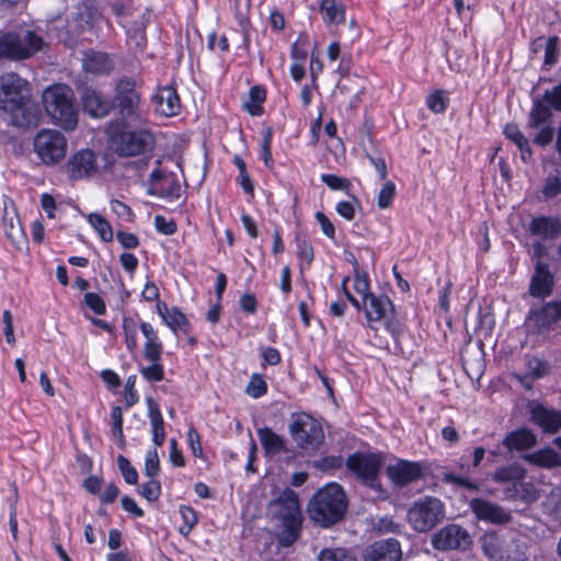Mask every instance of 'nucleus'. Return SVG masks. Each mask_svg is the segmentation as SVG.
Wrapping results in <instances>:
<instances>
[{
  "instance_id": "nucleus-1",
  "label": "nucleus",
  "mask_w": 561,
  "mask_h": 561,
  "mask_svg": "<svg viewBox=\"0 0 561 561\" xmlns=\"http://www.w3.org/2000/svg\"><path fill=\"white\" fill-rule=\"evenodd\" d=\"M28 82L15 72L0 76V111L10 115L12 124L26 128L37 123V107L30 99Z\"/></svg>"
},
{
  "instance_id": "nucleus-2",
  "label": "nucleus",
  "mask_w": 561,
  "mask_h": 561,
  "mask_svg": "<svg viewBox=\"0 0 561 561\" xmlns=\"http://www.w3.org/2000/svg\"><path fill=\"white\" fill-rule=\"evenodd\" d=\"M347 505V496L342 486L328 483L311 496L307 513L314 524L328 528L344 518Z\"/></svg>"
},
{
  "instance_id": "nucleus-3",
  "label": "nucleus",
  "mask_w": 561,
  "mask_h": 561,
  "mask_svg": "<svg viewBox=\"0 0 561 561\" xmlns=\"http://www.w3.org/2000/svg\"><path fill=\"white\" fill-rule=\"evenodd\" d=\"M267 512L272 519L280 523L282 530L277 534L278 543L282 547H290L298 540L301 531L302 514L298 494L286 488L268 503Z\"/></svg>"
},
{
  "instance_id": "nucleus-4",
  "label": "nucleus",
  "mask_w": 561,
  "mask_h": 561,
  "mask_svg": "<svg viewBox=\"0 0 561 561\" xmlns=\"http://www.w3.org/2000/svg\"><path fill=\"white\" fill-rule=\"evenodd\" d=\"M43 103L53 123L67 131L77 127L79 110L70 87L62 83L48 87L43 92Z\"/></svg>"
},
{
  "instance_id": "nucleus-5",
  "label": "nucleus",
  "mask_w": 561,
  "mask_h": 561,
  "mask_svg": "<svg viewBox=\"0 0 561 561\" xmlns=\"http://www.w3.org/2000/svg\"><path fill=\"white\" fill-rule=\"evenodd\" d=\"M106 133L111 149L123 157L145 153L154 145L153 136L149 131L130 130L124 119L112 121Z\"/></svg>"
},
{
  "instance_id": "nucleus-6",
  "label": "nucleus",
  "mask_w": 561,
  "mask_h": 561,
  "mask_svg": "<svg viewBox=\"0 0 561 561\" xmlns=\"http://www.w3.org/2000/svg\"><path fill=\"white\" fill-rule=\"evenodd\" d=\"M408 522L417 533H427L445 518V505L435 496L415 501L408 511Z\"/></svg>"
},
{
  "instance_id": "nucleus-7",
  "label": "nucleus",
  "mask_w": 561,
  "mask_h": 561,
  "mask_svg": "<svg viewBox=\"0 0 561 561\" xmlns=\"http://www.w3.org/2000/svg\"><path fill=\"white\" fill-rule=\"evenodd\" d=\"M68 141L65 135L53 128L41 129L33 139V150L45 165L61 162L67 153Z\"/></svg>"
},
{
  "instance_id": "nucleus-8",
  "label": "nucleus",
  "mask_w": 561,
  "mask_h": 561,
  "mask_svg": "<svg viewBox=\"0 0 561 561\" xmlns=\"http://www.w3.org/2000/svg\"><path fill=\"white\" fill-rule=\"evenodd\" d=\"M139 87L140 84L135 78L127 76L115 82L114 96L111 101L112 108H117L124 118L140 117L141 92Z\"/></svg>"
},
{
  "instance_id": "nucleus-9",
  "label": "nucleus",
  "mask_w": 561,
  "mask_h": 561,
  "mask_svg": "<svg viewBox=\"0 0 561 561\" xmlns=\"http://www.w3.org/2000/svg\"><path fill=\"white\" fill-rule=\"evenodd\" d=\"M43 39L34 32H27L21 37L14 32L0 35V60H24L41 49Z\"/></svg>"
},
{
  "instance_id": "nucleus-10",
  "label": "nucleus",
  "mask_w": 561,
  "mask_h": 561,
  "mask_svg": "<svg viewBox=\"0 0 561 561\" xmlns=\"http://www.w3.org/2000/svg\"><path fill=\"white\" fill-rule=\"evenodd\" d=\"M290 434L297 445L307 453L317 451L324 442L321 424L311 415H297L290 424Z\"/></svg>"
},
{
  "instance_id": "nucleus-11",
  "label": "nucleus",
  "mask_w": 561,
  "mask_h": 561,
  "mask_svg": "<svg viewBox=\"0 0 561 561\" xmlns=\"http://www.w3.org/2000/svg\"><path fill=\"white\" fill-rule=\"evenodd\" d=\"M382 459L377 454L355 453L348 456L346 460L347 469L353 472L367 486L380 490L378 476Z\"/></svg>"
},
{
  "instance_id": "nucleus-12",
  "label": "nucleus",
  "mask_w": 561,
  "mask_h": 561,
  "mask_svg": "<svg viewBox=\"0 0 561 561\" xmlns=\"http://www.w3.org/2000/svg\"><path fill=\"white\" fill-rule=\"evenodd\" d=\"M471 543L468 530L457 524L446 525L432 537L433 548L440 551L466 550Z\"/></svg>"
},
{
  "instance_id": "nucleus-13",
  "label": "nucleus",
  "mask_w": 561,
  "mask_h": 561,
  "mask_svg": "<svg viewBox=\"0 0 561 561\" xmlns=\"http://www.w3.org/2000/svg\"><path fill=\"white\" fill-rule=\"evenodd\" d=\"M181 185L178 176L164 169H154L150 174L148 193L165 198L180 197Z\"/></svg>"
},
{
  "instance_id": "nucleus-14",
  "label": "nucleus",
  "mask_w": 561,
  "mask_h": 561,
  "mask_svg": "<svg viewBox=\"0 0 561 561\" xmlns=\"http://www.w3.org/2000/svg\"><path fill=\"white\" fill-rule=\"evenodd\" d=\"M469 507L479 520L485 523L504 525L512 520V515L507 510L482 497L472 499Z\"/></svg>"
},
{
  "instance_id": "nucleus-15",
  "label": "nucleus",
  "mask_w": 561,
  "mask_h": 561,
  "mask_svg": "<svg viewBox=\"0 0 561 561\" xmlns=\"http://www.w3.org/2000/svg\"><path fill=\"white\" fill-rule=\"evenodd\" d=\"M561 319V300L551 301L534 310L527 318V325L540 333L551 329Z\"/></svg>"
},
{
  "instance_id": "nucleus-16",
  "label": "nucleus",
  "mask_w": 561,
  "mask_h": 561,
  "mask_svg": "<svg viewBox=\"0 0 561 561\" xmlns=\"http://www.w3.org/2000/svg\"><path fill=\"white\" fill-rule=\"evenodd\" d=\"M2 225L5 237L14 247L22 249L26 243L25 233L21 226L14 203L9 197H4L3 201Z\"/></svg>"
},
{
  "instance_id": "nucleus-17",
  "label": "nucleus",
  "mask_w": 561,
  "mask_h": 561,
  "mask_svg": "<svg viewBox=\"0 0 561 561\" xmlns=\"http://www.w3.org/2000/svg\"><path fill=\"white\" fill-rule=\"evenodd\" d=\"M401 558V545L393 538L375 541L366 547L363 554L364 561H400Z\"/></svg>"
},
{
  "instance_id": "nucleus-18",
  "label": "nucleus",
  "mask_w": 561,
  "mask_h": 561,
  "mask_svg": "<svg viewBox=\"0 0 561 561\" xmlns=\"http://www.w3.org/2000/svg\"><path fill=\"white\" fill-rule=\"evenodd\" d=\"M554 286V276L549 270V265L541 260L536 261L535 272L529 284V295L535 298H546L552 294Z\"/></svg>"
},
{
  "instance_id": "nucleus-19",
  "label": "nucleus",
  "mask_w": 561,
  "mask_h": 561,
  "mask_svg": "<svg viewBox=\"0 0 561 561\" xmlns=\"http://www.w3.org/2000/svg\"><path fill=\"white\" fill-rule=\"evenodd\" d=\"M93 151L83 149L76 152L66 164V172L72 180H80L92 175L96 171Z\"/></svg>"
},
{
  "instance_id": "nucleus-20",
  "label": "nucleus",
  "mask_w": 561,
  "mask_h": 561,
  "mask_svg": "<svg viewBox=\"0 0 561 561\" xmlns=\"http://www.w3.org/2000/svg\"><path fill=\"white\" fill-rule=\"evenodd\" d=\"M80 98L84 112L93 117H104L110 114L112 103L104 98L99 91L90 87H83Z\"/></svg>"
},
{
  "instance_id": "nucleus-21",
  "label": "nucleus",
  "mask_w": 561,
  "mask_h": 561,
  "mask_svg": "<svg viewBox=\"0 0 561 561\" xmlns=\"http://www.w3.org/2000/svg\"><path fill=\"white\" fill-rule=\"evenodd\" d=\"M421 474L420 465L407 460H401L387 468V476L397 486H405L416 481Z\"/></svg>"
},
{
  "instance_id": "nucleus-22",
  "label": "nucleus",
  "mask_w": 561,
  "mask_h": 561,
  "mask_svg": "<svg viewBox=\"0 0 561 561\" xmlns=\"http://www.w3.org/2000/svg\"><path fill=\"white\" fill-rule=\"evenodd\" d=\"M156 111L164 116H173L180 110V98L172 87L160 88L152 98Z\"/></svg>"
},
{
  "instance_id": "nucleus-23",
  "label": "nucleus",
  "mask_w": 561,
  "mask_h": 561,
  "mask_svg": "<svg viewBox=\"0 0 561 561\" xmlns=\"http://www.w3.org/2000/svg\"><path fill=\"white\" fill-rule=\"evenodd\" d=\"M537 444L536 435L527 428H519L505 435L502 445L508 453L525 451Z\"/></svg>"
},
{
  "instance_id": "nucleus-24",
  "label": "nucleus",
  "mask_w": 561,
  "mask_h": 561,
  "mask_svg": "<svg viewBox=\"0 0 561 561\" xmlns=\"http://www.w3.org/2000/svg\"><path fill=\"white\" fill-rule=\"evenodd\" d=\"M530 413L531 421L540 426L543 432L556 433L561 428V412L537 404L531 408Z\"/></svg>"
},
{
  "instance_id": "nucleus-25",
  "label": "nucleus",
  "mask_w": 561,
  "mask_h": 561,
  "mask_svg": "<svg viewBox=\"0 0 561 561\" xmlns=\"http://www.w3.org/2000/svg\"><path fill=\"white\" fill-rule=\"evenodd\" d=\"M363 304L367 321L373 329H375L374 322L382 320L387 316L388 310L393 309L392 302L388 297H377L374 294L368 296L367 301H363Z\"/></svg>"
},
{
  "instance_id": "nucleus-26",
  "label": "nucleus",
  "mask_w": 561,
  "mask_h": 561,
  "mask_svg": "<svg viewBox=\"0 0 561 561\" xmlns=\"http://www.w3.org/2000/svg\"><path fill=\"white\" fill-rule=\"evenodd\" d=\"M83 69L93 75H108L114 69V62L105 53L88 51L82 59Z\"/></svg>"
},
{
  "instance_id": "nucleus-27",
  "label": "nucleus",
  "mask_w": 561,
  "mask_h": 561,
  "mask_svg": "<svg viewBox=\"0 0 561 561\" xmlns=\"http://www.w3.org/2000/svg\"><path fill=\"white\" fill-rule=\"evenodd\" d=\"M158 313L162 317L165 324L173 331L182 330L186 333L190 329V323L186 316L176 307L168 308L167 304L159 301L157 304Z\"/></svg>"
},
{
  "instance_id": "nucleus-28",
  "label": "nucleus",
  "mask_w": 561,
  "mask_h": 561,
  "mask_svg": "<svg viewBox=\"0 0 561 561\" xmlns=\"http://www.w3.org/2000/svg\"><path fill=\"white\" fill-rule=\"evenodd\" d=\"M148 416L151 424L152 440L156 446L161 447L165 440L164 421L158 403L151 398L146 399Z\"/></svg>"
},
{
  "instance_id": "nucleus-29",
  "label": "nucleus",
  "mask_w": 561,
  "mask_h": 561,
  "mask_svg": "<svg viewBox=\"0 0 561 561\" xmlns=\"http://www.w3.org/2000/svg\"><path fill=\"white\" fill-rule=\"evenodd\" d=\"M529 230L533 234L543 239H554L561 232V220L551 217H538L530 221Z\"/></svg>"
},
{
  "instance_id": "nucleus-30",
  "label": "nucleus",
  "mask_w": 561,
  "mask_h": 561,
  "mask_svg": "<svg viewBox=\"0 0 561 561\" xmlns=\"http://www.w3.org/2000/svg\"><path fill=\"white\" fill-rule=\"evenodd\" d=\"M141 332L146 339L144 345V356L146 359H161L162 355V343L159 336L150 323L141 322Z\"/></svg>"
},
{
  "instance_id": "nucleus-31",
  "label": "nucleus",
  "mask_w": 561,
  "mask_h": 561,
  "mask_svg": "<svg viewBox=\"0 0 561 561\" xmlns=\"http://www.w3.org/2000/svg\"><path fill=\"white\" fill-rule=\"evenodd\" d=\"M345 13V5L341 0H321L320 2V14L327 24L343 23Z\"/></svg>"
},
{
  "instance_id": "nucleus-32",
  "label": "nucleus",
  "mask_w": 561,
  "mask_h": 561,
  "mask_svg": "<svg viewBox=\"0 0 561 561\" xmlns=\"http://www.w3.org/2000/svg\"><path fill=\"white\" fill-rule=\"evenodd\" d=\"M552 110L541 99H535L531 111L528 115V128H539L551 124Z\"/></svg>"
},
{
  "instance_id": "nucleus-33",
  "label": "nucleus",
  "mask_w": 561,
  "mask_h": 561,
  "mask_svg": "<svg viewBox=\"0 0 561 561\" xmlns=\"http://www.w3.org/2000/svg\"><path fill=\"white\" fill-rule=\"evenodd\" d=\"M504 135L507 139L512 140L520 151V158L524 162H529L531 160V148L528 139L523 135L516 124H507L504 127Z\"/></svg>"
},
{
  "instance_id": "nucleus-34",
  "label": "nucleus",
  "mask_w": 561,
  "mask_h": 561,
  "mask_svg": "<svg viewBox=\"0 0 561 561\" xmlns=\"http://www.w3.org/2000/svg\"><path fill=\"white\" fill-rule=\"evenodd\" d=\"M524 459L539 467H561V455L551 448H546L533 454L525 455Z\"/></svg>"
},
{
  "instance_id": "nucleus-35",
  "label": "nucleus",
  "mask_w": 561,
  "mask_h": 561,
  "mask_svg": "<svg viewBox=\"0 0 561 561\" xmlns=\"http://www.w3.org/2000/svg\"><path fill=\"white\" fill-rule=\"evenodd\" d=\"M257 436L266 455H277L285 449L284 439L270 427L259 428Z\"/></svg>"
},
{
  "instance_id": "nucleus-36",
  "label": "nucleus",
  "mask_w": 561,
  "mask_h": 561,
  "mask_svg": "<svg viewBox=\"0 0 561 561\" xmlns=\"http://www.w3.org/2000/svg\"><path fill=\"white\" fill-rule=\"evenodd\" d=\"M526 471L518 463L500 467L492 473V480L497 483L517 482L525 478Z\"/></svg>"
},
{
  "instance_id": "nucleus-37",
  "label": "nucleus",
  "mask_w": 561,
  "mask_h": 561,
  "mask_svg": "<svg viewBox=\"0 0 561 561\" xmlns=\"http://www.w3.org/2000/svg\"><path fill=\"white\" fill-rule=\"evenodd\" d=\"M96 15L98 11L93 7L87 3L79 4L77 7V12L75 13V20L78 28L84 30L87 27H91L96 19Z\"/></svg>"
},
{
  "instance_id": "nucleus-38",
  "label": "nucleus",
  "mask_w": 561,
  "mask_h": 561,
  "mask_svg": "<svg viewBox=\"0 0 561 561\" xmlns=\"http://www.w3.org/2000/svg\"><path fill=\"white\" fill-rule=\"evenodd\" d=\"M88 221L104 242H111L113 240L112 227L103 216L99 214H90L88 216Z\"/></svg>"
},
{
  "instance_id": "nucleus-39",
  "label": "nucleus",
  "mask_w": 561,
  "mask_h": 561,
  "mask_svg": "<svg viewBox=\"0 0 561 561\" xmlns=\"http://www.w3.org/2000/svg\"><path fill=\"white\" fill-rule=\"evenodd\" d=\"M481 545L483 552L488 558L495 559L501 557L500 538L495 533H485L481 537Z\"/></svg>"
},
{
  "instance_id": "nucleus-40",
  "label": "nucleus",
  "mask_w": 561,
  "mask_h": 561,
  "mask_svg": "<svg viewBox=\"0 0 561 561\" xmlns=\"http://www.w3.org/2000/svg\"><path fill=\"white\" fill-rule=\"evenodd\" d=\"M180 514L183 519V525L180 526L179 531L187 537L198 522L197 513L190 506H182Z\"/></svg>"
},
{
  "instance_id": "nucleus-41",
  "label": "nucleus",
  "mask_w": 561,
  "mask_h": 561,
  "mask_svg": "<svg viewBox=\"0 0 561 561\" xmlns=\"http://www.w3.org/2000/svg\"><path fill=\"white\" fill-rule=\"evenodd\" d=\"M151 363L150 366L142 367L140 369V373L142 377L150 381H161L164 378V369L161 364V359H147Z\"/></svg>"
},
{
  "instance_id": "nucleus-42",
  "label": "nucleus",
  "mask_w": 561,
  "mask_h": 561,
  "mask_svg": "<svg viewBox=\"0 0 561 561\" xmlns=\"http://www.w3.org/2000/svg\"><path fill=\"white\" fill-rule=\"evenodd\" d=\"M542 193L547 198L561 194V170H556L547 176Z\"/></svg>"
},
{
  "instance_id": "nucleus-43",
  "label": "nucleus",
  "mask_w": 561,
  "mask_h": 561,
  "mask_svg": "<svg viewBox=\"0 0 561 561\" xmlns=\"http://www.w3.org/2000/svg\"><path fill=\"white\" fill-rule=\"evenodd\" d=\"M319 561H355V559L343 548H327L320 552Z\"/></svg>"
},
{
  "instance_id": "nucleus-44",
  "label": "nucleus",
  "mask_w": 561,
  "mask_h": 561,
  "mask_svg": "<svg viewBox=\"0 0 561 561\" xmlns=\"http://www.w3.org/2000/svg\"><path fill=\"white\" fill-rule=\"evenodd\" d=\"M267 391V385L265 382V380L263 379V377L259 374H253L251 376V379L247 386V389H245V392L254 398V399H257V398H261L263 397Z\"/></svg>"
},
{
  "instance_id": "nucleus-45",
  "label": "nucleus",
  "mask_w": 561,
  "mask_h": 561,
  "mask_svg": "<svg viewBox=\"0 0 561 561\" xmlns=\"http://www.w3.org/2000/svg\"><path fill=\"white\" fill-rule=\"evenodd\" d=\"M123 330L125 335L126 347L129 352H135L137 350V325L130 319H124L123 321Z\"/></svg>"
},
{
  "instance_id": "nucleus-46",
  "label": "nucleus",
  "mask_w": 561,
  "mask_h": 561,
  "mask_svg": "<svg viewBox=\"0 0 561 561\" xmlns=\"http://www.w3.org/2000/svg\"><path fill=\"white\" fill-rule=\"evenodd\" d=\"M112 434L119 440L121 446L125 445L123 434V411L119 407H114L111 411Z\"/></svg>"
},
{
  "instance_id": "nucleus-47",
  "label": "nucleus",
  "mask_w": 561,
  "mask_h": 561,
  "mask_svg": "<svg viewBox=\"0 0 561 561\" xmlns=\"http://www.w3.org/2000/svg\"><path fill=\"white\" fill-rule=\"evenodd\" d=\"M396 196V185L391 181L383 183L382 187L378 193V206L381 209H386L391 206L392 201Z\"/></svg>"
},
{
  "instance_id": "nucleus-48",
  "label": "nucleus",
  "mask_w": 561,
  "mask_h": 561,
  "mask_svg": "<svg viewBox=\"0 0 561 561\" xmlns=\"http://www.w3.org/2000/svg\"><path fill=\"white\" fill-rule=\"evenodd\" d=\"M443 481L445 483H449V484H454V485H457V486H461V488H465L467 490H470V491H478L479 490V485L477 482H474L473 480L467 478V477H461V476H456L451 472H446L443 474Z\"/></svg>"
},
{
  "instance_id": "nucleus-49",
  "label": "nucleus",
  "mask_w": 561,
  "mask_h": 561,
  "mask_svg": "<svg viewBox=\"0 0 561 561\" xmlns=\"http://www.w3.org/2000/svg\"><path fill=\"white\" fill-rule=\"evenodd\" d=\"M250 100L255 103L254 106H249V112L252 115H260L262 112V107L260 104H262L266 99V91L261 85H254L250 89L249 92Z\"/></svg>"
},
{
  "instance_id": "nucleus-50",
  "label": "nucleus",
  "mask_w": 561,
  "mask_h": 561,
  "mask_svg": "<svg viewBox=\"0 0 561 561\" xmlns=\"http://www.w3.org/2000/svg\"><path fill=\"white\" fill-rule=\"evenodd\" d=\"M117 465H118V468H119L125 481L128 484H136L138 481V472L130 465L129 460L126 457L121 455L117 457Z\"/></svg>"
},
{
  "instance_id": "nucleus-51",
  "label": "nucleus",
  "mask_w": 561,
  "mask_h": 561,
  "mask_svg": "<svg viewBox=\"0 0 561 561\" xmlns=\"http://www.w3.org/2000/svg\"><path fill=\"white\" fill-rule=\"evenodd\" d=\"M139 493L149 502L158 500L161 493L160 482L156 478H150L148 482L140 486Z\"/></svg>"
},
{
  "instance_id": "nucleus-52",
  "label": "nucleus",
  "mask_w": 561,
  "mask_h": 561,
  "mask_svg": "<svg viewBox=\"0 0 561 561\" xmlns=\"http://www.w3.org/2000/svg\"><path fill=\"white\" fill-rule=\"evenodd\" d=\"M295 241L297 245L298 257L310 265L313 261V249L311 244L306 240L305 237L301 236H297Z\"/></svg>"
},
{
  "instance_id": "nucleus-53",
  "label": "nucleus",
  "mask_w": 561,
  "mask_h": 561,
  "mask_svg": "<svg viewBox=\"0 0 561 561\" xmlns=\"http://www.w3.org/2000/svg\"><path fill=\"white\" fill-rule=\"evenodd\" d=\"M447 101L444 92L438 90L427 96L426 104L432 112L443 113L447 107Z\"/></svg>"
},
{
  "instance_id": "nucleus-54",
  "label": "nucleus",
  "mask_w": 561,
  "mask_h": 561,
  "mask_svg": "<svg viewBox=\"0 0 561 561\" xmlns=\"http://www.w3.org/2000/svg\"><path fill=\"white\" fill-rule=\"evenodd\" d=\"M160 471V461L157 449L149 450L145 459V474L156 478Z\"/></svg>"
},
{
  "instance_id": "nucleus-55",
  "label": "nucleus",
  "mask_w": 561,
  "mask_h": 561,
  "mask_svg": "<svg viewBox=\"0 0 561 561\" xmlns=\"http://www.w3.org/2000/svg\"><path fill=\"white\" fill-rule=\"evenodd\" d=\"M321 181L332 190L348 192L351 187V182L347 179L337 176L335 174H322Z\"/></svg>"
},
{
  "instance_id": "nucleus-56",
  "label": "nucleus",
  "mask_w": 561,
  "mask_h": 561,
  "mask_svg": "<svg viewBox=\"0 0 561 561\" xmlns=\"http://www.w3.org/2000/svg\"><path fill=\"white\" fill-rule=\"evenodd\" d=\"M551 110L561 111V84L547 90L541 99Z\"/></svg>"
},
{
  "instance_id": "nucleus-57",
  "label": "nucleus",
  "mask_w": 561,
  "mask_h": 561,
  "mask_svg": "<svg viewBox=\"0 0 561 561\" xmlns=\"http://www.w3.org/2000/svg\"><path fill=\"white\" fill-rule=\"evenodd\" d=\"M354 289L357 294H359L363 298V301H367L368 296L373 294L369 293V280L366 273H355L354 275Z\"/></svg>"
},
{
  "instance_id": "nucleus-58",
  "label": "nucleus",
  "mask_w": 561,
  "mask_h": 561,
  "mask_svg": "<svg viewBox=\"0 0 561 561\" xmlns=\"http://www.w3.org/2000/svg\"><path fill=\"white\" fill-rule=\"evenodd\" d=\"M136 375H131L126 379L124 388L125 403L127 408L133 407L138 402V394L135 390Z\"/></svg>"
},
{
  "instance_id": "nucleus-59",
  "label": "nucleus",
  "mask_w": 561,
  "mask_h": 561,
  "mask_svg": "<svg viewBox=\"0 0 561 561\" xmlns=\"http://www.w3.org/2000/svg\"><path fill=\"white\" fill-rule=\"evenodd\" d=\"M553 135H554V129L551 126V124L543 125V126L539 127V131L534 137L533 141L535 145L545 147L552 141Z\"/></svg>"
},
{
  "instance_id": "nucleus-60",
  "label": "nucleus",
  "mask_w": 561,
  "mask_h": 561,
  "mask_svg": "<svg viewBox=\"0 0 561 561\" xmlns=\"http://www.w3.org/2000/svg\"><path fill=\"white\" fill-rule=\"evenodd\" d=\"M343 465V458L340 456H328L314 461V467L327 471L341 468Z\"/></svg>"
},
{
  "instance_id": "nucleus-61",
  "label": "nucleus",
  "mask_w": 561,
  "mask_h": 561,
  "mask_svg": "<svg viewBox=\"0 0 561 561\" xmlns=\"http://www.w3.org/2000/svg\"><path fill=\"white\" fill-rule=\"evenodd\" d=\"M87 306L96 314H104L106 307L103 299L95 293H87L84 296Z\"/></svg>"
},
{
  "instance_id": "nucleus-62",
  "label": "nucleus",
  "mask_w": 561,
  "mask_h": 561,
  "mask_svg": "<svg viewBox=\"0 0 561 561\" xmlns=\"http://www.w3.org/2000/svg\"><path fill=\"white\" fill-rule=\"evenodd\" d=\"M154 226L159 232H161L165 236H171V234L175 233V231H176L175 221L167 220L165 217H163L161 215H157L154 217Z\"/></svg>"
},
{
  "instance_id": "nucleus-63",
  "label": "nucleus",
  "mask_w": 561,
  "mask_h": 561,
  "mask_svg": "<svg viewBox=\"0 0 561 561\" xmlns=\"http://www.w3.org/2000/svg\"><path fill=\"white\" fill-rule=\"evenodd\" d=\"M2 322L4 324V336L8 344L13 345L15 343V336L13 332V316L11 311L4 310L2 314Z\"/></svg>"
},
{
  "instance_id": "nucleus-64",
  "label": "nucleus",
  "mask_w": 561,
  "mask_h": 561,
  "mask_svg": "<svg viewBox=\"0 0 561 561\" xmlns=\"http://www.w3.org/2000/svg\"><path fill=\"white\" fill-rule=\"evenodd\" d=\"M529 373L536 377H542L548 371V365L540 358L533 357L527 363Z\"/></svg>"
}]
</instances>
